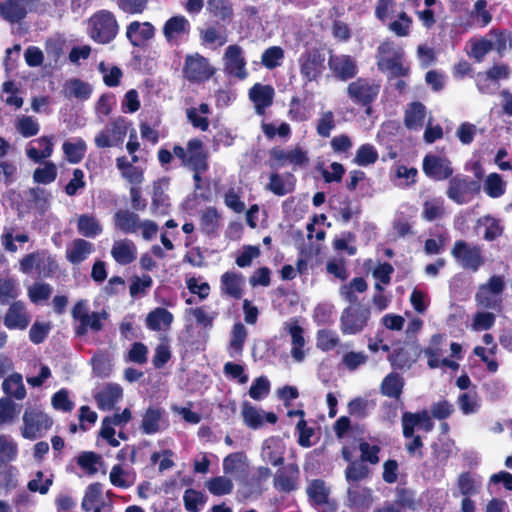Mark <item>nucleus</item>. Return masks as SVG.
Instances as JSON below:
<instances>
[{
    "mask_svg": "<svg viewBox=\"0 0 512 512\" xmlns=\"http://www.w3.org/2000/svg\"><path fill=\"white\" fill-rule=\"evenodd\" d=\"M86 31L96 43L107 44L117 36L119 25L111 11L102 9L89 17Z\"/></svg>",
    "mask_w": 512,
    "mask_h": 512,
    "instance_id": "obj_1",
    "label": "nucleus"
},
{
    "mask_svg": "<svg viewBox=\"0 0 512 512\" xmlns=\"http://www.w3.org/2000/svg\"><path fill=\"white\" fill-rule=\"evenodd\" d=\"M404 51L394 41L385 40L377 49V65L391 76H405L409 67L403 62Z\"/></svg>",
    "mask_w": 512,
    "mask_h": 512,
    "instance_id": "obj_2",
    "label": "nucleus"
},
{
    "mask_svg": "<svg viewBox=\"0 0 512 512\" xmlns=\"http://www.w3.org/2000/svg\"><path fill=\"white\" fill-rule=\"evenodd\" d=\"M22 421L21 435L28 440L42 436L52 426V419L36 407H27Z\"/></svg>",
    "mask_w": 512,
    "mask_h": 512,
    "instance_id": "obj_3",
    "label": "nucleus"
},
{
    "mask_svg": "<svg viewBox=\"0 0 512 512\" xmlns=\"http://www.w3.org/2000/svg\"><path fill=\"white\" fill-rule=\"evenodd\" d=\"M173 154L181 160L183 165L196 172H204L207 169L206 153L203 143L199 139H191L186 148L179 145L174 146Z\"/></svg>",
    "mask_w": 512,
    "mask_h": 512,
    "instance_id": "obj_4",
    "label": "nucleus"
},
{
    "mask_svg": "<svg viewBox=\"0 0 512 512\" xmlns=\"http://www.w3.org/2000/svg\"><path fill=\"white\" fill-rule=\"evenodd\" d=\"M451 255L464 269L476 272L485 263L482 248L479 245H471L463 240L454 243Z\"/></svg>",
    "mask_w": 512,
    "mask_h": 512,
    "instance_id": "obj_5",
    "label": "nucleus"
},
{
    "mask_svg": "<svg viewBox=\"0 0 512 512\" xmlns=\"http://www.w3.org/2000/svg\"><path fill=\"white\" fill-rule=\"evenodd\" d=\"M370 318V310L363 305H349L340 317V330L344 335H355L364 330Z\"/></svg>",
    "mask_w": 512,
    "mask_h": 512,
    "instance_id": "obj_6",
    "label": "nucleus"
},
{
    "mask_svg": "<svg viewBox=\"0 0 512 512\" xmlns=\"http://www.w3.org/2000/svg\"><path fill=\"white\" fill-rule=\"evenodd\" d=\"M128 132V122L124 118H117L110 122L94 138L98 148L116 147L123 143Z\"/></svg>",
    "mask_w": 512,
    "mask_h": 512,
    "instance_id": "obj_7",
    "label": "nucleus"
},
{
    "mask_svg": "<svg viewBox=\"0 0 512 512\" xmlns=\"http://www.w3.org/2000/svg\"><path fill=\"white\" fill-rule=\"evenodd\" d=\"M183 73L190 81L202 82L208 80L215 73V69L207 58L194 53L186 56Z\"/></svg>",
    "mask_w": 512,
    "mask_h": 512,
    "instance_id": "obj_8",
    "label": "nucleus"
},
{
    "mask_svg": "<svg viewBox=\"0 0 512 512\" xmlns=\"http://www.w3.org/2000/svg\"><path fill=\"white\" fill-rule=\"evenodd\" d=\"M379 89L380 86L375 81L358 78L348 85L347 93L354 103L367 105L377 97Z\"/></svg>",
    "mask_w": 512,
    "mask_h": 512,
    "instance_id": "obj_9",
    "label": "nucleus"
},
{
    "mask_svg": "<svg viewBox=\"0 0 512 512\" xmlns=\"http://www.w3.org/2000/svg\"><path fill=\"white\" fill-rule=\"evenodd\" d=\"M38 2L39 0H3L0 2V17L10 23H18Z\"/></svg>",
    "mask_w": 512,
    "mask_h": 512,
    "instance_id": "obj_10",
    "label": "nucleus"
},
{
    "mask_svg": "<svg viewBox=\"0 0 512 512\" xmlns=\"http://www.w3.org/2000/svg\"><path fill=\"white\" fill-rule=\"evenodd\" d=\"M328 67L334 76L341 81L353 78L358 72L355 59L346 54H331L328 59Z\"/></svg>",
    "mask_w": 512,
    "mask_h": 512,
    "instance_id": "obj_11",
    "label": "nucleus"
},
{
    "mask_svg": "<svg viewBox=\"0 0 512 512\" xmlns=\"http://www.w3.org/2000/svg\"><path fill=\"white\" fill-rule=\"evenodd\" d=\"M423 172L436 181H442L453 174V168L448 159L430 154L423 159Z\"/></svg>",
    "mask_w": 512,
    "mask_h": 512,
    "instance_id": "obj_12",
    "label": "nucleus"
},
{
    "mask_svg": "<svg viewBox=\"0 0 512 512\" xmlns=\"http://www.w3.org/2000/svg\"><path fill=\"white\" fill-rule=\"evenodd\" d=\"M324 57L317 50L303 54L299 59L300 74L307 82L317 80L322 73Z\"/></svg>",
    "mask_w": 512,
    "mask_h": 512,
    "instance_id": "obj_13",
    "label": "nucleus"
},
{
    "mask_svg": "<svg viewBox=\"0 0 512 512\" xmlns=\"http://www.w3.org/2000/svg\"><path fill=\"white\" fill-rule=\"evenodd\" d=\"M225 70L228 74L241 80L247 77L246 62L239 45H230L223 56Z\"/></svg>",
    "mask_w": 512,
    "mask_h": 512,
    "instance_id": "obj_14",
    "label": "nucleus"
},
{
    "mask_svg": "<svg viewBox=\"0 0 512 512\" xmlns=\"http://www.w3.org/2000/svg\"><path fill=\"white\" fill-rule=\"evenodd\" d=\"M132 418L131 411L125 408L121 413L107 416L102 420L100 436L107 440L113 447H118L120 442L115 438L114 426H124Z\"/></svg>",
    "mask_w": 512,
    "mask_h": 512,
    "instance_id": "obj_15",
    "label": "nucleus"
},
{
    "mask_svg": "<svg viewBox=\"0 0 512 512\" xmlns=\"http://www.w3.org/2000/svg\"><path fill=\"white\" fill-rule=\"evenodd\" d=\"M475 190H477L476 183L456 176L450 179L446 194L450 200L462 205L470 200V196Z\"/></svg>",
    "mask_w": 512,
    "mask_h": 512,
    "instance_id": "obj_16",
    "label": "nucleus"
},
{
    "mask_svg": "<svg viewBox=\"0 0 512 512\" xmlns=\"http://www.w3.org/2000/svg\"><path fill=\"white\" fill-rule=\"evenodd\" d=\"M31 321L26 305L22 301H14L4 316V325L10 330H25Z\"/></svg>",
    "mask_w": 512,
    "mask_h": 512,
    "instance_id": "obj_17",
    "label": "nucleus"
},
{
    "mask_svg": "<svg viewBox=\"0 0 512 512\" xmlns=\"http://www.w3.org/2000/svg\"><path fill=\"white\" fill-rule=\"evenodd\" d=\"M244 285L245 279L241 273L227 271L220 276V292L226 297L242 298Z\"/></svg>",
    "mask_w": 512,
    "mask_h": 512,
    "instance_id": "obj_18",
    "label": "nucleus"
},
{
    "mask_svg": "<svg viewBox=\"0 0 512 512\" xmlns=\"http://www.w3.org/2000/svg\"><path fill=\"white\" fill-rule=\"evenodd\" d=\"M271 157L278 167L286 165L303 166L308 162L307 153L300 147H294L290 150L273 149Z\"/></svg>",
    "mask_w": 512,
    "mask_h": 512,
    "instance_id": "obj_19",
    "label": "nucleus"
},
{
    "mask_svg": "<svg viewBox=\"0 0 512 512\" xmlns=\"http://www.w3.org/2000/svg\"><path fill=\"white\" fill-rule=\"evenodd\" d=\"M249 98L254 104L255 112L263 115L273 103L274 89L270 85L256 83L249 90Z\"/></svg>",
    "mask_w": 512,
    "mask_h": 512,
    "instance_id": "obj_20",
    "label": "nucleus"
},
{
    "mask_svg": "<svg viewBox=\"0 0 512 512\" xmlns=\"http://www.w3.org/2000/svg\"><path fill=\"white\" fill-rule=\"evenodd\" d=\"M111 256L116 263L128 265L136 259L137 247L135 243L128 238L115 240L111 248Z\"/></svg>",
    "mask_w": 512,
    "mask_h": 512,
    "instance_id": "obj_21",
    "label": "nucleus"
},
{
    "mask_svg": "<svg viewBox=\"0 0 512 512\" xmlns=\"http://www.w3.org/2000/svg\"><path fill=\"white\" fill-rule=\"evenodd\" d=\"M285 329L291 336V356L300 363L306 357L304 331L295 321L286 323Z\"/></svg>",
    "mask_w": 512,
    "mask_h": 512,
    "instance_id": "obj_22",
    "label": "nucleus"
},
{
    "mask_svg": "<svg viewBox=\"0 0 512 512\" xmlns=\"http://www.w3.org/2000/svg\"><path fill=\"white\" fill-rule=\"evenodd\" d=\"M299 468L295 464L286 466L277 472L274 478V487L280 491L289 493L298 487Z\"/></svg>",
    "mask_w": 512,
    "mask_h": 512,
    "instance_id": "obj_23",
    "label": "nucleus"
},
{
    "mask_svg": "<svg viewBox=\"0 0 512 512\" xmlns=\"http://www.w3.org/2000/svg\"><path fill=\"white\" fill-rule=\"evenodd\" d=\"M94 252V245L82 238L74 239L66 248V258L72 264H80Z\"/></svg>",
    "mask_w": 512,
    "mask_h": 512,
    "instance_id": "obj_24",
    "label": "nucleus"
},
{
    "mask_svg": "<svg viewBox=\"0 0 512 512\" xmlns=\"http://www.w3.org/2000/svg\"><path fill=\"white\" fill-rule=\"evenodd\" d=\"M285 448L279 438L271 437L264 441L262 446V459L273 466L282 465L284 462Z\"/></svg>",
    "mask_w": 512,
    "mask_h": 512,
    "instance_id": "obj_25",
    "label": "nucleus"
},
{
    "mask_svg": "<svg viewBox=\"0 0 512 512\" xmlns=\"http://www.w3.org/2000/svg\"><path fill=\"white\" fill-rule=\"evenodd\" d=\"M154 36V27L149 22H131L126 30V37L133 46H140Z\"/></svg>",
    "mask_w": 512,
    "mask_h": 512,
    "instance_id": "obj_26",
    "label": "nucleus"
},
{
    "mask_svg": "<svg viewBox=\"0 0 512 512\" xmlns=\"http://www.w3.org/2000/svg\"><path fill=\"white\" fill-rule=\"evenodd\" d=\"M62 94L67 99L75 98L80 101H85L90 98L92 94V87L90 84L80 79L73 78L64 83Z\"/></svg>",
    "mask_w": 512,
    "mask_h": 512,
    "instance_id": "obj_27",
    "label": "nucleus"
},
{
    "mask_svg": "<svg viewBox=\"0 0 512 512\" xmlns=\"http://www.w3.org/2000/svg\"><path fill=\"white\" fill-rule=\"evenodd\" d=\"M140 217L129 210H119L114 214L115 228L126 234H135L139 231Z\"/></svg>",
    "mask_w": 512,
    "mask_h": 512,
    "instance_id": "obj_28",
    "label": "nucleus"
},
{
    "mask_svg": "<svg viewBox=\"0 0 512 512\" xmlns=\"http://www.w3.org/2000/svg\"><path fill=\"white\" fill-rule=\"evenodd\" d=\"M190 23L183 15L168 19L163 27V34L168 41L176 40L189 33Z\"/></svg>",
    "mask_w": 512,
    "mask_h": 512,
    "instance_id": "obj_29",
    "label": "nucleus"
},
{
    "mask_svg": "<svg viewBox=\"0 0 512 512\" xmlns=\"http://www.w3.org/2000/svg\"><path fill=\"white\" fill-rule=\"evenodd\" d=\"M122 388L118 384H108L95 396L101 410H110L122 398Z\"/></svg>",
    "mask_w": 512,
    "mask_h": 512,
    "instance_id": "obj_30",
    "label": "nucleus"
},
{
    "mask_svg": "<svg viewBox=\"0 0 512 512\" xmlns=\"http://www.w3.org/2000/svg\"><path fill=\"white\" fill-rule=\"evenodd\" d=\"M249 463L247 456L242 452H235L223 459V471L226 475L238 476L245 474Z\"/></svg>",
    "mask_w": 512,
    "mask_h": 512,
    "instance_id": "obj_31",
    "label": "nucleus"
},
{
    "mask_svg": "<svg viewBox=\"0 0 512 512\" xmlns=\"http://www.w3.org/2000/svg\"><path fill=\"white\" fill-rule=\"evenodd\" d=\"M34 142L43 147V149L40 151L36 147L28 145L26 147V155L30 160L39 163L52 155L54 150V142L52 136H42L36 139Z\"/></svg>",
    "mask_w": 512,
    "mask_h": 512,
    "instance_id": "obj_32",
    "label": "nucleus"
},
{
    "mask_svg": "<svg viewBox=\"0 0 512 512\" xmlns=\"http://www.w3.org/2000/svg\"><path fill=\"white\" fill-rule=\"evenodd\" d=\"M173 315L165 308H155L146 317V325L150 330L160 331L170 327L173 322Z\"/></svg>",
    "mask_w": 512,
    "mask_h": 512,
    "instance_id": "obj_33",
    "label": "nucleus"
},
{
    "mask_svg": "<svg viewBox=\"0 0 512 512\" xmlns=\"http://www.w3.org/2000/svg\"><path fill=\"white\" fill-rule=\"evenodd\" d=\"M18 454L16 440L11 435L0 433V467L16 461Z\"/></svg>",
    "mask_w": 512,
    "mask_h": 512,
    "instance_id": "obj_34",
    "label": "nucleus"
},
{
    "mask_svg": "<svg viewBox=\"0 0 512 512\" xmlns=\"http://www.w3.org/2000/svg\"><path fill=\"white\" fill-rule=\"evenodd\" d=\"M426 118V110L419 102L411 103L405 112V126L410 130H420Z\"/></svg>",
    "mask_w": 512,
    "mask_h": 512,
    "instance_id": "obj_35",
    "label": "nucleus"
},
{
    "mask_svg": "<svg viewBox=\"0 0 512 512\" xmlns=\"http://www.w3.org/2000/svg\"><path fill=\"white\" fill-rule=\"evenodd\" d=\"M2 389L10 399L23 400L26 397L23 377L19 373H13L8 376L2 383Z\"/></svg>",
    "mask_w": 512,
    "mask_h": 512,
    "instance_id": "obj_36",
    "label": "nucleus"
},
{
    "mask_svg": "<svg viewBox=\"0 0 512 512\" xmlns=\"http://www.w3.org/2000/svg\"><path fill=\"white\" fill-rule=\"evenodd\" d=\"M79 234L87 238H95L103 231L101 223L92 215L82 214L77 219Z\"/></svg>",
    "mask_w": 512,
    "mask_h": 512,
    "instance_id": "obj_37",
    "label": "nucleus"
},
{
    "mask_svg": "<svg viewBox=\"0 0 512 512\" xmlns=\"http://www.w3.org/2000/svg\"><path fill=\"white\" fill-rule=\"evenodd\" d=\"M206 10L211 16L222 21L230 20L234 14L231 0H207Z\"/></svg>",
    "mask_w": 512,
    "mask_h": 512,
    "instance_id": "obj_38",
    "label": "nucleus"
},
{
    "mask_svg": "<svg viewBox=\"0 0 512 512\" xmlns=\"http://www.w3.org/2000/svg\"><path fill=\"white\" fill-rule=\"evenodd\" d=\"M62 149L68 162L77 164L84 158L87 145L83 139L76 138L73 141L64 142Z\"/></svg>",
    "mask_w": 512,
    "mask_h": 512,
    "instance_id": "obj_39",
    "label": "nucleus"
},
{
    "mask_svg": "<svg viewBox=\"0 0 512 512\" xmlns=\"http://www.w3.org/2000/svg\"><path fill=\"white\" fill-rule=\"evenodd\" d=\"M307 495L315 505H324L329 503L330 489L324 481L313 480L307 487Z\"/></svg>",
    "mask_w": 512,
    "mask_h": 512,
    "instance_id": "obj_40",
    "label": "nucleus"
},
{
    "mask_svg": "<svg viewBox=\"0 0 512 512\" xmlns=\"http://www.w3.org/2000/svg\"><path fill=\"white\" fill-rule=\"evenodd\" d=\"M403 385V378L399 374L390 373L381 383V392L387 397L399 398L402 393Z\"/></svg>",
    "mask_w": 512,
    "mask_h": 512,
    "instance_id": "obj_41",
    "label": "nucleus"
},
{
    "mask_svg": "<svg viewBox=\"0 0 512 512\" xmlns=\"http://www.w3.org/2000/svg\"><path fill=\"white\" fill-rule=\"evenodd\" d=\"M476 226L477 228H484L483 237L487 241L495 240L503 232V227L501 226L499 220L489 215L479 218L477 220Z\"/></svg>",
    "mask_w": 512,
    "mask_h": 512,
    "instance_id": "obj_42",
    "label": "nucleus"
},
{
    "mask_svg": "<svg viewBox=\"0 0 512 512\" xmlns=\"http://www.w3.org/2000/svg\"><path fill=\"white\" fill-rule=\"evenodd\" d=\"M14 127L24 138H30L38 134L40 125L36 119L28 115H19L15 118Z\"/></svg>",
    "mask_w": 512,
    "mask_h": 512,
    "instance_id": "obj_43",
    "label": "nucleus"
},
{
    "mask_svg": "<svg viewBox=\"0 0 512 512\" xmlns=\"http://www.w3.org/2000/svg\"><path fill=\"white\" fill-rule=\"evenodd\" d=\"M209 112V106L205 103H202L197 108L191 107L187 109V118L195 128L206 131L209 127V122L207 119Z\"/></svg>",
    "mask_w": 512,
    "mask_h": 512,
    "instance_id": "obj_44",
    "label": "nucleus"
},
{
    "mask_svg": "<svg viewBox=\"0 0 512 512\" xmlns=\"http://www.w3.org/2000/svg\"><path fill=\"white\" fill-rule=\"evenodd\" d=\"M424 421L428 423V412L422 411L420 413L406 412L402 415L403 435L405 438H411L414 435V430L419 427L420 423Z\"/></svg>",
    "mask_w": 512,
    "mask_h": 512,
    "instance_id": "obj_45",
    "label": "nucleus"
},
{
    "mask_svg": "<svg viewBox=\"0 0 512 512\" xmlns=\"http://www.w3.org/2000/svg\"><path fill=\"white\" fill-rule=\"evenodd\" d=\"M207 490L215 496L228 495L232 492L234 485L230 478L217 476L205 482Z\"/></svg>",
    "mask_w": 512,
    "mask_h": 512,
    "instance_id": "obj_46",
    "label": "nucleus"
},
{
    "mask_svg": "<svg viewBox=\"0 0 512 512\" xmlns=\"http://www.w3.org/2000/svg\"><path fill=\"white\" fill-rule=\"evenodd\" d=\"M161 422V411L159 409L149 408L143 415L141 428L145 434H155L161 430Z\"/></svg>",
    "mask_w": 512,
    "mask_h": 512,
    "instance_id": "obj_47",
    "label": "nucleus"
},
{
    "mask_svg": "<svg viewBox=\"0 0 512 512\" xmlns=\"http://www.w3.org/2000/svg\"><path fill=\"white\" fill-rule=\"evenodd\" d=\"M1 245L4 249L10 253L17 252L18 248L15 245V241L19 243H26L29 241V236L26 233L15 234L14 228L5 227L3 233L0 236Z\"/></svg>",
    "mask_w": 512,
    "mask_h": 512,
    "instance_id": "obj_48",
    "label": "nucleus"
},
{
    "mask_svg": "<svg viewBox=\"0 0 512 512\" xmlns=\"http://www.w3.org/2000/svg\"><path fill=\"white\" fill-rule=\"evenodd\" d=\"M247 338V329L242 323H236L233 326L230 339V355H240Z\"/></svg>",
    "mask_w": 512,
    "mask_h": 512,
    "instance_id": "obj_49",
    "label": "nucleus"
},
{
    "mask_svg": "<svg viewBox=\"0 0 512 512\" xmlns=\"http://www.w3.org/2000/svg\"><path fill=\"white\" fill-rule=\"evenodd\" d=\"M109 479L116 487L128 488L134 484L135 474L123 469L120 465H115L110 471Z\"/></svg>",
    "mask_w": 512,
    "mask_h": 512,
    "instance_id": "obj_50",
    "label": "nucleus"
},
{
    "mask_svg": "<svg viewBox=\"0 0 512 512\" xmlns=\"http://www.w3.org/2000/svg\"><path fill=\"white\" fill-rule=\"evenodd\" d=\"M348 500L355 508H367L371 503V491L359 486L348 489Z\"/></svg>",
    "mask_w": 512,
    "mask_h": 512,
    "instance_id": "obj_51",
    "label": "nucleus"
},
{
    "mask_svg": "<svg viewBox=\"0 0 512 512\" xmlns=\"http://www.w3.org/2000/svg\"><path fill=\"white\" fill-rule=\"evenodd\" d=\"M483 189L489 197L498 198L505 193L506 183L499 174L491 173L486 177Z\"/></svg>",
    "mask_w": 512,
    "mask_h": 512,
    "instance_id": "obj_52",
    "label": "nucleus"
},
{
    "mask_svg": "<svg viewBox=\"0 0 512 512\" xmlns=\"http://www.w3.org/2000/svg\"><path fill=\"white\" fill-rule=\"evenodd\" d=\"M57 177V167L51 162L47 161L42 167H38L33 172V180L39 184H50L55 181Z\"/></svg>",
    "mask_w": 512,
    "mask_h": 512,
    "instance_id": "obj_53",
    "label": "nucleus"
},
{
    "mask_svg": "<svg viewBox=\"0 0 512 512\" xmlns=\"http://www.w3.org/2000/svg\"><path fill=\"white\" fill-rule=\"evenodd\" d=\"M106 317V313H98L92 312L88 314L79 325L76 327V333L78 335H85L88 329H91L95 332L100 331L102 329L101 319Z\"/></svg>",
    "mask_w": 512,
    "mask_h": 512,
    "instance_id": "obj_54",
    "label": "nucleus"
},
{
    "mask_svg": "<svg viewBox=\"0 0 512 512\" xmlns=\"http://www.w3.org/2000/svg\"><path fill=\"white\" fill-rule=\"evenodd\" d=\"M340 339L336 331L322 329L317 332L316 345L322 351H329L335 348Z\"/></svg>",
    "mask_w": 512,
    "mask_h": 512,
    "instance_id": "obj_55",
    "label": "nucleus"
},
{
    "mask_svg": "<svg viewBox=\"0 0 512 512\" xmlns=\"http://www.w3.org/2000/svg\"><path fill=\"white\" fill-rule=\"evenodd\" d=\"M411 25V17L402 11L395 21L389 23L388 29L398 37H407L410 34Z\"/></svg>",
    "mask_w": 512,
    "mask_h": 512,
    "instance_id": "obj_56",
    "label": "nucleus"
},
{
    "mask_svg": "<svg viewBox=\"0 0 512 512\" xmlns=\"http://www.w3.org/2000/svg\"><path fill=\"white\" fill-rule=\"evenodd\" d=\"M200 39L206 45H217L219 47L225 45L228 41L227 35L213 26L202 29Z\"/></svg>",
    "mask_w": 512,
    "mask_h": 512,
    "instance_id": "obj_57",
    "label": "nucleus"
},
{
    "mask_svg": "<svg viewBox=\"0 0 512 512\" xmlns=\"http://www.w3.org/2000/svg\"><path fill=\"white\" fill-rule=\"evenodd\" d=\"M242 416L245 424L252 428L257 429L263 425V415L250 403L244 402L242 405Z\"/></svg>",
    "mask_w": 512,
    "mask_h": 512,
    "instance_id": "obj_58",
    "label": "nucleus"
},
{
    "mask_svg": "<svg viewBox=\"0 0 512 512\" xmlns=\"http://www.w3.org/2000/svg\"><path fill=\"white\" fill-rule=\"evenodd\" d=\"M19 288L16 280L12 278L0 279V303L5 304L19 296Z\"/></svg>",
    "mask_w": 512,
    "mask_h": 512,
    "instance_id": "obj_59",
    "label": "nucleus"
},
{
    "mask_svg": "<svg viewBox=\"0 0 512 512\" xmlns=\"http://www.w3.org/2000/svg\"><path fill=\"white\" fill-rule=\"evenodd\" d=\"M284 58V51L279 46H272L267 48L262 56L261 63L268 69H273L281 65Z\"/></svg>",
    "mask_w": 512,
    "mask_h": 512,
    "instance_id": "obj_60",
    "label": "nucleus"
},
{
    "mask_svg": "<svg viewBox=\"0 0 512 512\" xmlns=\"http://www.w3.org/2000/svg\"><path fill=\"white\" fill-rule=\"evenodd\" d=\"M378 159V152L371 144L360 146L355 155V163L359 166L374 164Z\"/></svg>",
    "mask_w": 512,
    "mask_h": 512,
    "instance_id": "obj_61",
    "label": "nucleus"
},
{
    "mask_svg": "<svg viewBox=\"0 0 512 512\" xmlns=\"http://www.w3.org/2000/svg\"><path fill=\"white\" fill-rule=\"evenodd\" d=\"M53 288L48 283L36 282L28 288V297L31 302L39 303L47 300L52 294Z\"/></svg>",
    "mask_w": 512,
    "mask_h": 512,
    "instance_id": "obj_62",
    "label": "nucleus"
},
{
    "mask_svg": "<svg viewBox=\"0 0 512 512\" xmlns=\"http://www.w3.org/2000/svg\"><path fill=\"white\" fill-rule=\"evenodd\" d=\"M17 416L16 404L9 397L0 398V427L11 424Z\"/></svg>",
    "mask_w": 512,
    "mask_h": 512,
    "instance_id": "obj_63",
    "label": "nucleus"
},
{
    "mask_svg": "<svg viewBox=\"0 0 512 512\" xmlns=\"http://www.w3.org/2000/svg\"><path fill=\"white\" fill-rule=\"evenodd\" d=\"M335 128L334 113L330 110L320 112L316 130L321 137H329Z\"/></svg>",
    "mask_w": 512,
    "mask_h": 512,
    "instance_id": "obj_64",
    "label": "nucleus"
}]
</instances>
